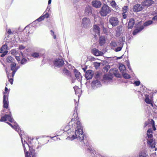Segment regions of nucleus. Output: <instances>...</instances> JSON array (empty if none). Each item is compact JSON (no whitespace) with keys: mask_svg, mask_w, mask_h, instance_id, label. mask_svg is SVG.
<instances>
[{"mask_svg":"<svg viewBox=\"0 0 157 157\" xmlns=\"http://www.w3.org/2000/svg\"><path fill=\"white\" fill-rule=\"evenodd\" d=\"M128 10V7L127 6H124L122 8V13H126Z\"/></svg>","mask_w":157,"mask_h":157,"instance_id":"32","label":"nucleus"},{"mask_svg":"<svg viewBox=\"0 0 157 157\" xmlns=\"http://www.w3.org/2000/svg\"><path fill=\"white\" fill-rule=\"evenodd\" d=\"M147 155L144 151H142L139 153V157H147Z\"/></svg>","mask_w":157,"mask_h":157,"instance_id":"33","label":"nucleus"},{"mask_svg":"<svg viewBox=\"0 0 157 157\" xmlns=\"http://www.w3.org/2000/svg\"><path fill=\"white\" fill-rule=\"evenodd\" d=\"M152 134L147 136L148 139L147 140V143L149 145L151 148L155 147V145H156L155 140L152 137Z\"/></svg>","mask_w":157,"mask_h":157,"instance_id":"7","label":"nucleus"},{"mask_svg":"<svg viewBox=\"0 0 157 157\" xmlns=\"http://www.w3.org/2000/svg\"><path fill=\"white\" fill-rule=\"evenodd\" d=\"M152 128H153V130L154 131H155L156 130V128L155 126V125H154V124L153 125H152Z\"/></svg>","mask_w":157,"mask_h":157,"instance_id":"58","label":"nucleus"},{"mask_svg":"<svg viewBox=\"0 0 157 157\" xmlns=\"http://www.w3.org/2000/svg\"><path fill=\"white\" fill-rule=\"evenodd\" d=\"M119 69L121 71H124L125 69V67L123 65L120 66L119 67Z\"/></svg>","mask_w":157,"mask_h":157,"instance_id":"44","label":"nucleus"},{"mask_svg":"<svg viewBox=\"0 0 157 157\" xmlns=\"http://www.w3.org/2000/svg\"><path fill=\"white\" fill-rule=\"evenodd\" d=\"M122 27L120 26H118L117 28L116 31V36H119L122 33Z\"/></svg>","mask_w":157,"mask_h":157,"instance_id":"29","label":"nucleus"},{"mask_svg":"<svg viewBox=\"0 0 157 157\" xmlns=\"http://www.w3.org/2000/svg\"><path fill=\"white\" fill-rule=\"evenodd\" d=\"M6 110L7 109H4L3 111H1V114H3V113H8V114H10V112L11 113V112L10 111V109L9 108L8 109V112H6ZM11 115H12V114H11ZM11 117L13 119L12 116Z\"/></svg>","mask_w":157,"mask_h":157,"instance_id":"34","label":"nucleus"},{"mask_svg":"<svg viewBox=\"0 0 157 157\" xmlns=\"http://www.w3.org/2000/svg\"><path fill=\"white\" fill-rule=\"evenodd\" d=\"M74 74L75 76L78 81H80L81 80L82 76L80 73L77 70H75L74 71Z\"/></svg>","mask_w":157,"mask_h":157,"instance_id":"23","label":"nucleus"},{"mask_svg":"<svg viewBox=\"0 0 157 157\" xmlns=\"http://www.w3.org/2000/svg\"><path fill=\"white\" fill-rule=\"evenodd\" d=\"M16 72H15V71H13L12 73V76L13 77L14 76V75L15 73Z\"/></svg>","mask_w":157,"mask_h":157,"instance_id":"59","label":"nucleus"},{"mask_svg":"<svg viewBox=\"0 0 157 157\" xmlns=\"http://www.w3.org/2000/svg\"><path fill=\"white\" fill-rule=\"evenodd\" d=\"M8 88L7 87H5V92H4V95L5 94V93H6V92L7 91V90H8Z\"/></svg>","mask_w":157,"mask_h":157,"instance_id":"57","label":"nucleus"},{"mask_svg":"<svg viewBox=\"0 0 157 157\" xmlns=\"http://www.w3.org/2000/svg\"><path fill=\"white\" fill-rule=\"evenodd\" d=\"M101 85L100 82L98 80H95L92 81L91 83V86L92 89H95L100 87Z\"/></svg>","mask_w":157,"mask_h":157,"instance_id":"14","label":"nucleus"},{"mask_svg":"<svg viewBox=\"0 0 157 157\" xmlns=\"http://www.w3.org/2000/svg\"><path fill=\"white\" fill-rule=\"evenodd\" d=\"M91 52L93 54L97 56H102L104 54L103 52L94 48L91 49Z\"/></svg>","mask_w":157,"mask_h":157,"instance_id":"12","label":"nucleus"},{"mask_svg":"<svg viewBox=\"0 0 157 157\" xmlns=\"http://www.w3.org/2000/svg\"><path fill=\"white\" fill-rule=\"evenodd\" d=\"M154 2L152 0H145L142 2V4L144 6L148 7L151 5Z\"/></svg>","mask_w":157,"mask_h":157,"instance_id":"18","label":"nucleus"},{"mask_svg":"<svg viewBox=\"0 0 157 157\" xmlns=\"http://www.w3.org/2000/svg\"><path fill=\"white\" fill-rule=\"evenodd\" d=\"M100 63L97 62H95L94 64V66L96 69L100 67Z\"/></svg>","mask_w":157,"mask_h":157,"instance_id":"41","label":"nucleus"},{"mask_svg":"<svg viewBox=\"0 0 157 157\" xmlns=\"http://www.w3.org/2000/svg\"><path fill=\"white\" fill-rule=\"evenodd\" d=\"M19 68V66L16 67V71Z\"/></svg>","mask_w":157,"mask_h":157,"instance_id":"63","label":"nucleus"},{"mask_svg":"<svg viewBox=\"0 0 157 157\" xmlns=\"http://www.w3.org/2000/svg\"><path fill=\"white\" fill-rule=\"evenodd\" d=\"M50 138H53V140H54L55 141L58 140V138L57 137H56L55 136L53 137H50ZM59 140H60V139L59 138Z\"/></svg>","mask_w":157,"mask_h":157,"instance_id":"50","label":"nucleus"},{"mask_svg":"<svg viewBox=\"0 0 157 157\" xmlns=\"http://www.w3.org/2000/svg\"><path fill=\"white\" fill-rule=\"evenodd\" d=\"M153 21H157V15L154 17L152 19Z\"/></svg>","mask_w":157,"mask_h":157,"instance_id":"53","label":"nucleus"},{"mask_svg":"<svg viewBox=\"0 0 157 157\" xmlns=\"http://www.w3.org/2000/svg\"><path fill=\"white\" fill-rule=\"evenodd\" d=\"M7 123L10 125L13 129L15 130L17 132H18L19 135L20 136V134H22L21 137L22 136L24 137V136L25 135L24 133V132L22 130H21L19 126L15 122H14V125H13L12 124L10 123L7 122Z\"/></svg>","mask_w":157,"mask_h":157,"instance_id":"4","label":"nucleus"},{"mask_svg":"<svg viewBox=\"0 0 157 157\" xmlns=\"http://www.w3.org/2000/svg\"><path fill=\"white\" fill-rule=\"evenodd\" d=\"M92 7L90 6H88L86 7L85 13L86 16H89L92 13Z\"/></svg>","mask_w":157,"mask_h":157,"instance_id":"21","label":"nucleus"},{"mask_svg":"<svg viewBox=\"0 0 157 157\" xmlns=\"http://www.w3.org/2000/svg\"><path fill=\"white\" fill-rule=\"evenodd\" d=\"M85 142H84V141H83V144H82V145L83 146H85Z\"/></svg>","mask_w":157,"mask_h":157,"instance_id":"64","label":"nucleus"},{"mask_svg":"<svg viewBox=\"0 0 157 157\" xmlns=\"http://www.w3.org/2000/svg\"><path fill=\"white\" fill-rule=\"evenodd\" d=\"M127 66H128V69H129V70H131V67H130V64H129V63H128L127 64Z\"/></svg>","mask_w":157,"mask_h":157,"instance_id":"55","label":"nucleus"},{"mask_svg":"<svg viewBox=\"0 0 157 157\" xmlns=\"http://www.w3.org/2000/svg\"><path fill=\"white\" fill-rule=\"evenodd\" d=\"M16 63L13 62L11 64V70L13 71L16 72Z\"/></svg>","mask_w":157,"mask_h":157,"instance_id":"31","label":"nucleus"},{"mask_svg":"<svg viewBox=\"0 0 157 157\" xmlns=\"http://www.w3.org/2000/svg\"><path fill=\"white\" fill-rule=\"evenodd\" d=\"M8 51H6L5 52H3L2 54L1 55V57H3L7 53Z\"/></svg>","mask_w":157,"mask_h":157,"instance_id":"49","label":"nucleus"},{"mask_svg":"<svg viewBox=\"0 0 157 157\" xmlns=\"http://www.w3.org/2000/svg\"><path fill=\"white\" fill-rule=\"evenodd\" d=\"M25 48V47L22 45H21L19 47V49L21 50H22Z\"/></svg>","mask_w":157,"mask_h":157,"instance_id":"51","label":"nucleus"},{"mask_svg":"<svg viewBox=\"0 0 157 157\" xmlns=\"http://www.w3.org/2000/svg\"><path fill=\"white\" fill-rule=\"evenodd\" d=\"M112 9L105 4H103L100 11V15L105 17L109 14L111 12Z\"/></svg>","mask_w":157,"mask_h":157,"instance_id":"3","label":"nucleus"},{"mask_svg":"<svg viewBox=\"0 0 157 157\" xmlns=\"http://www.w3.org/2000/svg\"><path fill=\"white\" fill-rule=\"evenodd\" d=\"M95 58L94 57H92L90 58V60L91 61L94 60Z\"/></svg>","mask_w":157,"mask_h":157,"instance_id":"61","label":"nucleus"},{"mask_svg":"<svg viewBox=\"0 0 157 157\" xmlns=\"http://www.w3.org/2000/svg\"><path fill=\"white\" fill-rule=\"evenodd\" d=\"M153 23L152 21L151 20H149L145 22L144 24V26L140 25L141 22H138V24L135 25L136 28V29L134 30L133 32V35H136L137 33L141 31L144 28V26H147Z\"/></svg>","mask_w":157,"mask_h":157,"instance_id":"2","label":"nucleus"},{"mask_svg":"<svg viewBox=\"0 0 157 157\" xmlns=\"http://www.w3.org/2000/svg\"><path fill=\"white\" fill-rule=\"evenodd\" d=\"M152 133V130L151 129H149L147 132V136Z\"/></svg>","mask_w":157,"mask_h":157,"instance_id":"45","label":"nucleus"},{"mask_svg":"<svg viewBox=\"0 0 157 157\" xmlns=\"http://www.w3.org/2000/svg\"><path fill=\"white\" fill-rule=\"evenodd\" d=\"M6 71V74L7 75V76L8 78V79H9V82H10V83L11 84H13V78H9V73L6 70V68L5 69Z\"/></svg>","mask_w":157,"mask_h":157,"instance_id":"35","label":"nucleus"},{"mask_svg":"<svg viewBox=\"0 0 157 157\" xmlns=\"http://www.w3.org/2000/svg\"><path fill=\"white\" fill-rule=\"evenodd\" d=\"M13 60V58L11 56H8L7 58V61L9 63L12 62Z\"/></svg>","mask_w":157,"mask_h":157,"instance_id":"36","label":"nucleus"},{"mask_svg":"<svg viewBox=\"0 0 157 157\" xmlns=\"http://www.w3.org/2000/svg\"><path fill=\"white\" fill-rule=\"evenodd\" d=\"M108 2H110V6L116 12H118L120 11L119 7L114 0L108 1Z\"/></svg>","mask_w":157,"mask_h":157,"instance_id":"13","label":"nucleus"},{"mask_svg":"<svg viewBox=\"0 0 157 157\" xmlns=\"http://www.w3.org/2000/svg\"><path fill=\"white\" fill-rule=\"evenodd\" d=\"M103 79L105 81L110 82L112 80V77L108 75H104Z\"/></svg>","mask_w":157,"mask_h":157,"instance_id":"27","label":"nucleus"},{"mask_svg":"<svg viewBox=\"0 0 157 157\" xmlns=\"http://www.w3.org/2000/svg\"><path fill=\"white\" fill-rule=\"evenodd\" d=\"M8 49L7 46L6 44H5L1 47L0 49V53H2L3 52L8 51H7Z\"/></svg>","mask_w":157,"mask_h":157,"instance_id":"28","label":"nucleus"},{"mask_svg":"<svg viewBox=\"0 0 157 157\" xmlns=\"http://www.w3.org/2000/svg\"><path fill=\"white\" fill-rule=\"evenodd\" d=\"M49 16V14L47 13H46L45 15L41 16L38 18L34 22H36V21H41L43 20L45 18H48Z\"/></svg>","mask_w":157,"mask_h":157,"instance_id":"26","label":"nucleus"},{"mask_svg":"<svg viewBox=\"0 0 157 157\" xmlns=\"http://www.w3.org/2000/svg\"><path fill=\"white\" fill-rule=\"evenodd\" d=\"M50 31L51 32V34L52 36H53L54 39H56V35H55L54 32L52 30H51Z\"/></svg>","mask_w":157,"mask_h":157,"instance_id":"46","label":"nucleus"},{"mask_svg":"<svg viewBox=\"0 0 157 157\" xmlns=\"http://www.w3.org/2000/svg\"><path fill=\"white\" fill-rule=\"evenodd\" d=\"M110 45L111 46L113 47H115L117 46V43L114 41H112L110 43Z\"/></svg>","mask_w":157,"mask_h":157,"instance_id":"39","label":"nucleus"},{"mask_svg":"<svg viewBox=\"0 0 157 157\" xmlns=\"http://www.w3.org/2000/svg\"><path fill=\"white\" fill-rule=\"evenodd\" d=\"M135 24V21L134 19L133 18H131L129 20L128 23V29H132Z\"/></svg>","mask_w":157,"mask_h":157,"instance_id":"24","label":"nucleus"},{"mask_svg":"<svg viewBox=\"0 0 157 157\" xmlns=\"http://www.w3.org/2000/svg\"><path fill=\"white\" fill-rule=\"evenodd\" d=\"M93 31L95 33L94 35V37L96 38L97 35L100 36V28L97 25H94Z\"/></svg>","mask_w":157,"mask_h":157,"instance_id":"17","label":"nucleus"},{"mask_svg":"<svg viewBox=\"0 0 157 157\" xmlns=\"http://www.w3.org/2000/svg\"><path fill=\"white\" fill-rule=\"evenodd\" d=\"M103 31L105 33H106L107 32V28H104V27H103Z\"/></svg>","mask_w":157,"mask_h":157,"instance_id":"52","label":"nucleus"},{"mask_svg":"<svg viewBox=\"0 0 157 157\" xmlns=\"http://www.w3.org/2000/svg\"><path fill=\"white\" fill-rule=\"evenodd\" d=\"M16 58L17 61H20L21 59L19 56H16Z\"/></svg>","mask_w":157,"mask_h":157,"instance_id":"54","label":"nucleus"},{"mask_svg":"<svg viewBox=\"0 0 157 157\" xmlns=\"http://www.w3.org/2000/svg\"><path fill=\"white\" fill-rule=\"evenodd\" d=\"M86 148L87 149V151L89 152H90L91 154L90 157H95V155L94 153V151L92 149V148L89 146L86 145ZM97 157H103L101 155H98Z\"/></svg>","mask_w":157,"mask_h":157,"instance_id":"19","label":"nucleus"},{"mask_svg":"<svg viewBox=\"0 0 157 157\" xmlns=\"http://www.w3.org/2000/svg\"><path fill=\"white\" fill-rule=\"evenodd\" d=\"M3 106L4 108L8 109L9 105V102L7 96L4 94L3 97Z\"/></svg>","mask_w":157,"mask_h":157,"instance_id":"15","label":"nucleus"},{"mask_svg":"<svg viewBox=\"0 0 157 157\" xmlns=\"http://www.w3.org/2000/svg\"><path fill=\"white\" fill-rule=\"evenodd\" d=\"M99 42L101 46L103 45L105 42V37L104 36L100 37L99 39Z\"/></svg>","mask_w":157,"mask_h":157,"instance_id":"30","label":"nucleus"},{"mask_svg":"<svg viewBox=\"0 0 157 157\" xmlns=\"http://www.w3.org/2000/svg\"><path fill=\"white\" fill-rule=\"evenodd\" d=\"M64 62L61 58L55 59L53 61V64L55 67H60L64 64Z\"/></svg>","mask_w":157,"mask_h":157,"instance_id":"8","label":"nucleus"},{"mask_svg":"<svg viewBox=\"0 0 157 157\" xmlns=\"http://www.w3.org/2000/svg\"><path fill=\"white\" fill-rule=\"evenodd\" d=\"M7 120L12 123L14 122V120L11 117L10 112L9 114H5L4 116H2L0 119V121L5 122Z\"/></svg>","mask_w":157,"mask_h":157,"instance_id":"5","label":"nucleus"},{"mask_svg":"<svg viewBox=\"0 0 157 157\" xmlns=\"http://www.w3.org/2000/svg\"><path fill=\"white\" fill-rule=\"evenodd\" d=\"M152 98L151 96H149L148 95H145V102L147 104H151L153 106V104L151 103Z\"/></svg>","mask_w":157,"mask_h":157,"instance_id":"25","label":"nucleus"},{"mask_svg":"<svg viewBox=\"0 0 157 157\" xmlns=\"http://www.w3.org/2000/svg\"><path fill=\"white\" fill-rule=\"evenodd\" d=\"M114 75L117 77H119L120 75L118 74H115V73L113 72Z\"/></svg>","mask_w":157,"mask_h":157,"instance_id":"56","label":"nucleus"},{"mask_svg":"<svg viewBox=\"0 0 157 157\" xmlns=\"http://www.w3.org/2000/svg\"><path fill=\"white\" fill-rule=\"evenodd\" d=\"M123 76L125 79H128L130 78V76L127 73L123 74Z\"/></svg>","mask_w":157,"mask_h":157,"instance_id":"38","label":"nucleus"},{"mask_svg":"<svg viewBox=\"0 0 157 157\" xmlns=\"http://www.w3.org/2000/svg\"><path fill=\"white\" fill-rule=\"evenodd\" d=\"M83 128L80 121H78L75 123L74 121H71L63 131L67 132L69 134L67 139L72 140L77 139L78 140L82 142L84 140V136Z\"/></svg>","mask_w":157,"mask_h":157,"instance_id":"1","label":"nucleus"},{"mask_svg":"<svg viewBox=\"0 0 157 157\" xmlns=\"http://www.w3.org/2000/svg\"><path fill=\"white\" fill-rule=\"evenodd\" d=\"M7 33L9 35H10L11 34H13V33L11 31V30L10 29H9L7 31Z\"/></svg>","mask_w":157,"mask_h":157,"instance_id":"48","label":"nucleus"},{"mask_svg":"<svg viewBox=\"0 0 157 157\" xmlns=\"http://www.w3.org/2000/svg\"><path fill=\"white\" fill-rule=\"evenodd\" d=\"M42 54L38 52H32L30 56H28L27 59L29 61H32L33 58L35 59H38L40 58L42 56Z\"/></svg>","mask_w":157,"mask_h":157,"instance_id":"6","label":"nucleus"},{"mask_svg":"<svg viewBox=\"0 0 157 157\" xmlns=\"http://www.w3.org/2000/svg\"><path fill=\"white\" fill-rule=\"evenodd\" d=\"M122 15L123 18L124 19H126L127 17V14L126 13H122Z\"/></svg>","mask_w":157,"mask_h":157,"instance_id":"43","label":"nucleus"},{"mask_svg":"<svg viewBox=\"0 0 157 157\" xmlns=\"http://www.w3.org/2000/svg\"><path fill=\"white\" fill-rule=\"evenodd\" d=\"M27 62V60L25 58H23L21 62V64H24Z\"/></svg>","mask_w":157,"mask_h":157,"instance_id":"40","label":"nucleus"},{"mask_svg":"<svg viewBox=\"0 0 157 157\" xmlns=\"http://www.w3.org/2000/svg\"><path fill=\"white\" fill-rule=\"evenodd\" d=\"M122 48V47L119 46L115 49V51L117 52L120 51Z\"/></svg>","mask_w":157,"mask_h":157,"instance_id":"42","label":"nucleus"},{"mask_svg":"<svg viewBox=\"0 0 157 157\" xmlns=\"http://www.w3.org/2000/svg\"><path fill=\"white\" fill-rule=\"evenodd\" d=\"M52 0H49L48 1V4H50L51 3Z\"/></svg>","mask_w":157,"mask_h":157,"instance_id":"62","label":"nucleus"},{"mask_svg":"<svg viewBox=\"0 0 157 157\" xmlns=\"http://www.w3.org/2000/svg\"><path fill=\"white\" fill-rule=\"evenodd\" d=\"M142 4H136L135 5L133 9V11L134 12H137L140 11L143 9V7H142Z\"/></svg>","mask_w":157,"mask_h":157,"instance_id":"22","label":"nucleus"},{"mask_svg":"<svg viewBox=\"0 0 157 157\" xmlns=\"http://www.w3.org/2000/svg\"><path fill=\"white\" fill-rule=\"evenodd\" d=\"M109 23L113 26L115 27L117 26L119 24V21L118 18L115 17H111L109 18Z\"/></svg>","mask_w":157,"mask_h":157,"instance_id":"10","label":"nucleus"},{"mask_svg":"<svg viewBox=\"0 0 157 157\" xmlns=\"http://www.w3.org/2000/svg\"><path fill=\"white\" fill-rule=\"evenodd\" d=\"M20 135L21 139V141L24 147V151L25 152V157H31L29 153L28 152V151H26V147H29V146L28 143L25 142V140H24V142H23V139L21 137L22 134H20Z\"/></svg>","mask_w":157,"mask_h":157,"instance_id":"9","label":"nucleus"},{"mask_svg":"<svg viewBox=\"0 0 157 157\" xmlns=\"http://www.w3.org/2000/svg\"><path fill=\"white\" fill-rule=\"evenodd\" d=\"M63 73L65 74L66 75H68L69 74L70 72L67 69L65 68H64L63 70Z\"/></svg>","mask_w":157,"mask_h":157,"instance_id":"37","label":"nucleus"},{"mask_svg":"<svg viewBox=\"0 0 157 157\" xmlns=\"http://www.w3.org/2000/svg\"><path fill=\"white\" fill-rule=\"evenodd\" d=\"M79 0H73V2L74 3H76L78 2Z\"/></svg>","mask_w":157,"mask_h":157,"instance_id":"60","label":"nucleus"},{"mask_svg":"<svg viewBox=\"0 0 157 157\" xmlns=\"http://www.w3.org/2000/svg\"><path fill=\"white\" fill-rule=\"evenodd\" d=\"M92 4L93 7L97 8H100L102 5L100 1L96 0L93 1L92 2Z\"/></svg>","mask_w":157,"mask_h":157,"instance_id":"20","label":"nucleus"},{"mask_svg":"<svg viewBox=\"0 0 157 157\" xmlns=\"http://www.w3.org/2000/svg\"><path fill=\"white\" fill-rule=\"evenodd\" d=\"M82 24L83 27L85 28H89L90 25V19L87 17H85L83 18L82 20Z\"/></svg>","mask_w":157,"mask_h":157,"instance_id":"11","label":"nucleus"},{"mask_svg":"<svg viewBox=\"0 0 157 157\" xmlns=\"http://www.w3.org/2000/svg\"><path fill=\"white\" fill-rule=\"evenodd\" d=\"M94 74V72L91 70H88L85 75V77L87 79H91Z\"/></svg>","mask_w":157,"mask_h":157,"instance_id":"16","label":"nucleus"},{"mask_svg":"<svg viewBox=\"0 0 157 157\" xmlns=\"http://www.w3.org/2000/svg\"><path fill=\"white\" fill-rule=\"evenodd\" d=\"M134 84L136 86H139L140 84V82L139 81H136L134 82Z\"/></svg>","mask_w":157,"mask_h":157,"instance_id":"47","label":"nucleus"}]
</instances>
